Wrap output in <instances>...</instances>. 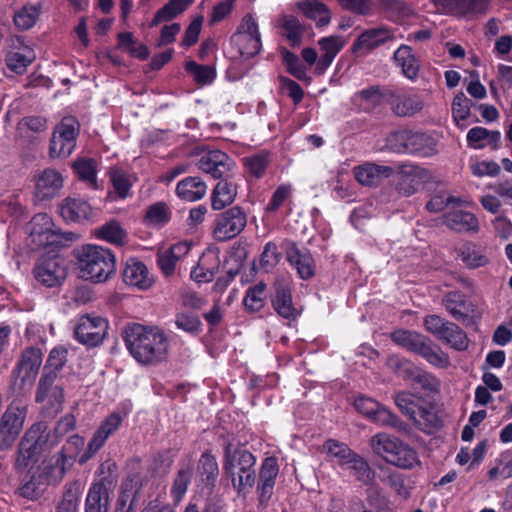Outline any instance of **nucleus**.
Segmentation results:
<instances>
[{
  "label": "nucleus",
  "mask_w": 512,
  "mask_h": 512,
  "mask_svg": "<svg viewBox=\"0 0 512 512\" xmlns=\"http://www.w3.org/2000/svg\"><path fill=\"white\" fill-rule=\"evenodd\" d=\"M78 277L94 284L107 282L116 272V259L111 250L87 244L73 249Z\"/></svg>",
  "instance_id": "nucleus-1"
},
{
  "label": "nucleus",
  "mask_w": 512,
  "mask_h": 512,
  "mask_svg": "<svg viewBox=\"0 0 512 512\" xmlns=\"http://www.w3.org/2000/svg\"><path fill=\"white\" fill-rule=\"evenodd\" d=\"M124 340L130 354L141 364H154L166 356L168 341L159 329H148L140 324L129 325L124 330Z\"/></svg>",
  "instance_id": "nucleus-2"
},
{
  "label": "nucleus",
  "mask_w": 512,
  "mask_h": 512,
  "mask_svg": "<svg viewBox=\"0 0 512 512\" xmlns=\"http://www.w3.org/2000/svg\"><path fill=\"white\" fill-rule=\"evenodd\" d=\"M44 425L34 423L21 438L16 452L14 468L18 472L32 468L39 460L40 455L62 440V431L57 427L53 432H49L44 439Z\"/></svg>",
  "instance_id": "nucleus-3"
},
{
  "label": "nucleus",
  "mask_w": 512,
  "mask_h": 512,
  "mask_svg": "<svg viewBox=\"0 0 512 512\" xmlns=\"http://www.w3.org/2000/svg\"><path fill=\"white\" fill-rule=\"evenodd\" d=\"M64 367V347L53 348L48 356L40 378L35 400L37 403L47 401L52 407L61 406L63 401L62 369Z\"/></svg>",
  "instance_id": "nucleus-4"
},
{
  "label": "nucleus",
  "mask_w": 512,
  "mask_h": 512,
  "mask_svg": "<svg viewBox=\"0 0 512 512\" xmlns=\"http://www.w3.org/2000/svg\"><path fill=\"white\" fill-rule=\"evenodd\" d=\"M255 463L256 458L249 451L226 446L223 470L231 478L238 493L245 494L253 488L256 479Z\"/></svg>",
  "instance_id": "nucleus-5"
},
{
  "label": "nucleus",
  "mask_w": 512,
  "mask_h": 512,
  "mask_svg": "<svg viewBox=\"0 0 512 512\" xmlns=\"http://www.w3.org/2000/svg\"><path fill=\"white\" fill-rule=\"evenodd\" d=\"M370 445L375 454L397 468L412 469L420 464L417 452L395 436L378 433L371 438Z\"/></svg>",
  "instance_id": "nucleus-6"
},
{
  "label": "nucleus",
  "mask_w": 512,
  "mask_h": 512,
  "mask_svg": "<svg viewBox=\"0 0 512 512\" xmlns=\"http://www.w3.org/2000/svg\"><path fill=\"white\" fill-rule=\"evenodd\" d=\"M391 339L395 344L420 355L436 368L446 369L451 365L447 353L416 331L398 329L391 333Z\"/></svg>",
  "instance_id": "nucleus-7"
},
{
  "label": "nucleus",
  "mask_w": 512,
  "mask_h": 512,
  "mask_svg": "<svg viewBox=\"0 0 512 512\" xmlns=\"http://www.w3.org/2000/svg\"><path fill=\"white\" fill-rule=\"evenodd\" d=\"M63 234L56 229L52 218L46 213L36 214L30 221L28 245L32 250H44L43 255L60 253Z\"/></svg>",
  "instance_id": "nucleus-8"
},
{
  "label": "nucleus",
  "mask_w": 512,
  "mask_h": 512,
  "mask_svg": "<svg viewBox=\"0 0 512 512\" xmlns=\"http://www.w3.org/2000/svg\"><path fill=\"white\" fill-rule=\"evenodd\" d=\"M230 43L244 59L253 58L260 53L262 38L255 14L247 13L242 17L230 38Z\"/></svg>",
  "instance_id": "nucleus-9"
},
{
  "label": "nucleus",
  "mask_w": 512,
  "mask_h": 512,
  "mask_svg": "<svg viewBox=\"0 0 512 512\" xmlns=\"http://www.w3.org/2000/svg\"><path fill=\"white\" fill-rule=\"evenodd\" d=\"M28 406L21 400H13L5 409L0 419V450L12 447L27 416Z\"/></svg>",
  "instance_id": "nucleus-10"
},
{
  "label": "nucleus",
  "mask_w": 512,
  "mask_h": 512,
  "mask_svg": "<svg viewBox=\"0 0 512 512\" xmlns=\"http://www.w3.org/2000/svg\"><path fill=\"white\" fill-rule=\"evenodd\" d=\"M390 142H395L392 149L397 153L429 157L437 152L434 138L423 132L399 131L391 136Z\"/></svg>",
  "instance_id": "nucleus-11"
},
{
  "label": "nucleus",
  "mask_w": 512,
  "mask_h": 512,
  "mask_svg": "<svg viewBox=\"0 0 512 512\" xmlns=\"http://www.w3.org/2000/svg\"><path fill=\"white\" fill-rule=\"evenodd\" d=\"M394 401L398 409L412 420L421 430L430 431L437 426V415L432 408L420 404L409 392H399Z\"/></svg>",
  "instance_id": "nucleus-12"
},
{
  "label": "nucleus",
  "mask_w": 512,
  "mask_h": 512,
  "mask_svg": "<svg viewBox=\"0 0 512 512\" xmlns=\"http://www.w3.org/2000/svg\"><path fill=\"white\" fill-rule=\"evenodd\" d=\"M108 328L107 319L95 314H84L75 323L74 337L83 345L95 347L103 342Z\"/></svg>",
  "instance_id": "nucleus-13"
},
{
  "label": "nucleus",
  "mask_w": 512,
  "mask_h": 512,
  "mask_svg": "<svg viewBox=\"0 0 512 512\" xmlns=\"http://www.w3.org/2000/svg\"><path fill=\"white\" fill-rule=\"evenodd\" d=\"M439 12L466 20H474L486 15L491 8V0H432Z\"/></svg>",
  "instance_id": "nucleus-14"
},
{
  "label": "nucleus",
  "mask_w": 512,
  "mask_h": 512,
  "mask_svg": "<svg viewBox=\"0 0 512 512\" xmlns=\"http://www.w3.org/2000/svg\"><path fill=\"white\" fill-rule=\"evenodd\" d=\"M247 225V215L239 206H233L220 213L213 230L217 241H227L239 235Z\"/></svg>",
  "instance_id": "nucleus-15"
},
{
  "label": "nucleus",
  "mask_w": 512,
  "mask_h": 512,
  "mask_svg": "<svg viewBox=\"0 0 512 512\" xmlns=\"http://www.w3.org/2000/svg\"><path fill=\"white\" fill-rule=\"evenodd\" d=\"M63 264L64 258L60 253L42 255L34 269L35 278L47 287L57 286L64 278Z\"/></svg>",
  "instance_id": "nucleus-16"
},
{
  "label": "nucleus",
  "mask_w": 512,
  "mask_h": 512,
  "mask_svg": "<svg viewBox=\"0 0 512 512\" xmlns=\"http://www.w3.org/2000/svg\"><path fill=\"white\" fill-rule=\"evenodd\" d=\"M122 417L119 413L113 412L105 418L87 444L86 450L79 458V464L86 463L105 444L107 439L120 427Z\"/></svg>",
  "instance_id": "nucleus-17"
},
{
  "label": "nucleus",
  "mask_w": 512,
  "mask_h": 512,
  "mask_svg": "<svg viewBox=\"0 0 512 512\" xmlns=\"http://www.w3.org/2000/svg\"><path fill=\"white\" fill-rule=\"evenodd\" d=\"M198 168L213 178H228L235 166L234 161L223 151L211 150L198 160Z\"/></svg>",
  "instance_id": "nucleus-18"
},
{
  "label": "nucleus",
  "mask_w": 512,
  "mask_h": 512,
  "mask_svg": "<svg viewBox=\"0 0 512 512\" xmlns=\"http://www.w3.org/2000/svg\"><path fill=\"white\" fill-rule=\"evenodd\" d=\"M395 39L394 31L387 27L367 29L354 41L352 51L360 55H366L372 50Z\"/></svg>",
  "instance_id": "nucleus-19"
},
{
  "label": "nucleus",
  "mask_w": 512,
  "mask_h": 512,
  "mask_svg": "<svg viewBox=\"0 0 512 512\" xmlns=\"http://www.w3.org/2000/svg\"><path fill=\"white\" fill-rule=\"evenodd\" d=\"M122 277L126 285L142 291L149 289L154 283L147 266L136 258L127 260Z\"/></svg>",
  "instance_id": "nucleus-20"
},
{
  "label": "nucleus",
  "mask_w": 512,
  "mask_h": 512,
  "mask_svg": "<svg viewBox=\"0 0 512 512\" xmlns=\"http://www.w3.org/2000/svg\"><path fill=\"white\" fill-rule=\"evenodd\" d=\"M286 258L301 279L307 280L315 274V261L312 254L305 248H299L295 243H289Z\"/></svg>",
  "instance_id": "nucleus-21"
},
{
  "label": "nucleus",
  "mask_w": 512,
  "mask_h": 512,
  "mask_svg": "<svg viewBox=\"0 0 512 512\" xmlns=\"http://www.w3.org/2000/svg\"><path fill=\"white\" fill-rule=\"evenodd\" d=\"M191 249L188 242H178L157 254V265L165 277L175 273L177 263L185 258Z\"/></svg>",
  "instance_id": "nucleus-22"
},
{
  "label": "nucleus",
  "mask_w": 512,
  "mask_h": 512,
  "mask_svg": "<svg viewBox=\"0 0 512 512\" xmlns=\"http://www.w3.org/2000/svg\"><path fill=\"white\" fill-rule=\"evenodd\" d=\"M400 179L398 181V190L405 196L415 193L418 187L428 178V172L422 167L404 164L400 166Z\"/></svg>",
  "instance_id": "nucleus-23"
},
{
  "label": "nucleus",
  "mask_w": 512,
  "mask_h": 512,
  "mask_svg": "<svg viewBox=\"0 0 512 512\" xmlns=\"http://www.w3.org/2000/svg\"><path fill=\"white\" fill-rule=\"evenodd\" d=\"M278 472L279 467L274 457H268L263 461L258 484L259 502L261 505H267L268 500L271 498Z\"/></svg>",
  "instance_id": "nucleus-24"
},
{
  "label": "nucleus",
  "mask_w": 512,
  "mask_h": 512,
  "mask_svg": "<svg viewBox=\"0 0 512 512\" xmlns=\"http://www.w3.org/2000/svg\"><path fill=\"white\" fill-rule=\"evenodd\" d=\"M219 257L212 251L204 252L191 269L190 277L198 284L211 282L219 268Z\"/></svg>",
  "instance_id": "nucleus-25"
},
{
  "label": "nucleus",
  "mask_w": 512,
  "mask_h": 512,
  "mask_svg": "<svg viewBox=\"0 0 512 512\" xmlns=\"http://www.w3.org/2000/svg\"><path fill=\"white\" fill-rule=\"evenodd\" d=\"M392 174L393 169L390 166L375 163H365L354 169L356 180L364 186H376Z\"/></svg>",
  "instance_id": "nucleus-26"
},
{
  "label": "nucleus",
  "mask_w": 512,
  "mask_h": 512,
  "mask_svg": "<svg viewBox=\"0 0 512 512\" xmlns=\"http://www.w3.org/2000/svg\"><path fill=\"white\" fill-rule=\"evenodd\" d=\"M109 481L102 478L100 481L94 482L88 492L85 512H108L109 510Z\"/></svg>",
  "instance_id": "nucleus-27"
},
{
  "label": "nucleus",
  "mask_w": 512,
  "mask_h": 512,
  "mask_svg": "<svg viewBox=\"0 0 512 512\" xmlns=\"http://www.w3.org/2000/svg\"><path fill=\"white\" fill-rule=\"evenodd\" d=\"M443 222L449 229L457 232H476L479 229L476 216L461 209H454L444 214Z\"/></svg>",
  "instance_id": "nucleus-28"
},
{
  "label": "nucleus",
  "mask_w": 512,
  "mask_h": 512,
  "mask_svg": "<svg viewBox=\"0 0 512 512\" xmlns=\"http://www.w3.org/2000/svg\"><path fill=\"white\" fill-rule=\"evenodd\" d=\"M43 354L40 349L29 347L22 352L18 371L23 382H32L42 364Z\"/></svg>",
  "instance_id": "nucleus-29"
},
{
  "label": "nucleus",
  "mask_w": 512,
  "mask_h": 512,
  "mask_svg": "<svg viewBox=\"0 0 512 512\" xmlns=\"http://www.w3.org/2000/svg\"><path fill=\"white\" fill-rule=\"evenodd\" d=\"M207 191V185L199 177H186L178 182L176 194L184 201L194 202L202 199Z\"/></svg>",
  "instance_id": "nucleus-30"
},
{
  "label": "nucleus",
  "mask_w": 512,
  "mask_h": 512,
  "mask_svg": "<svg viewBox=\"0 0 512 512\" xmlns=\"http://www.w3.org/2000/svg\"><path fill=\"white\" fill-rule=\"evenodd\" d=\"M297 7L310 20L316 23L317 27H323L331 21V11L324 3L318 0H302Z\"/></svg>",
  "instance_id": "nucleus-31"
},
{
  "label": "nucleus",
  "mask_w": 512,
  "mask_h": 512,
  "mask_svg": "<svg viewBox=\"0 0 512 512\" xmlns=\"http://www.w3.org/2000/svg\"><path fill=\"white\" fill-rule=\"evenodd\" d=\"M408 381L414 389H421L426 395L440 392L441 381L434 374L415 366Z\"/></svg>",
  "instance_id": "nucleus-32"
},
{
  "label": "nucleus",
  "mask_w": 512,
  "mask_h": 512,
  "mask_svg": "<svg viewBox=\"0 0 512 512\" xmlns=\"http://www.w3.org/2000/svg\"><path fill=\"white\" fill-rule=\"evenodd\" d=\"M63 179L59 172L45 170L36 183V193L40 199L53 197L62 187Z\"/></svg>",
  "instance_id": "nucleus-33"
},
{
  "label": "nucleus",
  "mask_w": 512,
  "mask_h": 512,
  "mask_svg": "<svg viewBox=\"0 0 512 512\" xmlns=\"http://www.w3.org/2000/svg\"><path fill=\"white\" fill-rule=\"evenodd\" d=\"M396 65L402 70L404 76L414 80L418 76L419 62L408 45H401L393 54Z\"/></svg>",
  "instance_id": "nucleus-34"
},
{
  "label": "nucleus",
  "mask_w": 512,
  "mask_h": 512,
  "mask_svg": "<svg viewBox=\"0 0 512 512\" xmlns=\"http://www.w3.org/2000/svg\"><path fill=\"white\" fill-rule=\"evenodd\" d=\"M71 168L78 180L88 184L93 189L98 188L97 164L94 159L87 157L77 158L71 164Z\"/></svg>",
  "instance_id": "nucleus-35"
},
{
  "label": "nucleus",
  "mask_w": 512,
  "mask_h": 512,
  "mask_svg": "<svg viewBox=\"0 0 512 512\" xmlns=\"http://www.w3.org/2000/svg\"><path fill=\"white\" fill-rule=\"evenodd\" d=\"M392 109L398 116H412L422 110L424 104L419 96L392 94Z\"/></svg>",
  "instance_id": "nucleus-36"
},
{
  "label": "nucleus",
  "mask_w": 512,
  "mask_h": 512,
  "mask_svg": "<svg viewBox=\"0 0 512 512\" xmlns=\"http://www.w3.org/2000/svg\"><path fill=\"white\" fill-rule=\"evenodd\" d=\"M35 59L33 50L26 45H21L8 52L6 56L7 67L17 73H23L26 67Z\"/></svg>",
  "instance_id": "nucleus-37"
},
{
  "label": "nucleus",
  "mask_w": 512,
  "mask_h": 512,
  "mask_svg": "<svg viewBox=\"0 0 512 512\" xmlns=\"http://www.w3.org/2000/svg\"><path fill=\"white\" fill-rule=\"evenodd\" d=\"M97 238L111 244L122 246L128 240V234L117 220H110L95 231Z\"/></svg>",
  "instance_id": "nucleus-38"
},
{
  "label": "nucleus",
  "mask_w": 512,
  "mask_h": 512,
  "mask_svg": "<svg viewBox=\"0 0 512 512\" xmlns=\"http://www.w3.org/2000/svg\"><path fill=\"white\" fill-rule=\"evenodd\" d=\"M272 304L280 316L286 319H294L297 317V311L292 304L291 290L287 285L277 286Z\"/></svg>",
  "instance_id": "nucleus-39"
},
{
  "label": "nucleus",
  "mask_w": 512,
  "mask_h": 512,
  "mask_svg": "<svg viewBox=\"0 0 512 512\" xmlns=\"http://www.w3.org/2000/svg\"><path fill=\"white\" fill-rule=\"evenodd\" d=\"M384 96L379 86H370L354 93L351 102L362 111H370L380 104Z\"/></svg>",
  "instance_id": "nucleus-40"
},
{
  "label": "nucleus",
  "mask_w": 512,
  "mask_h": 512,
  "mask_svg": "<svg viewBox=\"0 0 512 512\" xmlns=\"http://www.w3.org/2000/svg\"><path fill=\"white\" fill-rule=\"evenodd\" d=\"M236 195V184L226 179L219 181L212 193V208L214 210L223 209L235 200Z\"/></svg>",
  "instance_id": "nucleus-41"
},
{
  "label": "nucleus",
  "mask_w": 512,
  "mask_h": 512,
  "mask_svg": "<svg viewBox=\"0 0 512 512\" xmlns=\"http://www.w3.org/2000/svg\"><path fill=\"white\" fill-rule=\"evenodd\" d=\"M171 219V210L165 202H156L147 207L143 223L151 228H161Z\"/></svg>",
  "instance_id": "nucleus-42"
},
{
  "label": "nucleus",
  "mask_w": 512,
  "mask_h": 512,
  "mask_svg": "<svg viewBox=\"0 0 512 512\" xmlns=\"http://www.w3.org/2000/svg\"><path fill=\"white\" fill-rule=\"evenodd\" d=\"M279 22L283 36L292 46H299L305 32V28L300 21L293 15H283Z\"/></svg>",
  "instance_id": "nucleus-43"
},
{
  "label": "nucleus",
  "mask_w": 512,
  "mask_h": 512,
  "mask_svg": "<svg viewBox=\"0 0 512 512\" xmlns=\"http://www.w3.org/2000/svg\"><path fill=\"white\" fill-rule=\"evenodd\" d=\"M438 339L458 351H463L468 347V339L465 332L452 322H449L444 327Z\"/></svg>",
  "instance_id": "nucleus-44"
},
{
  "label": "nucleus",
  "mask_w": 512,
  "mask_h": 512,
  "mask_svg": "<svg viewBox=\"0 0 512 512\" xmlns=\"http://www.w3.org/2000/svg\"><path fill=\"white\" fill-rule=\"evenodd\" d=\"M381 11L387 19L400 23L413 14V10L400 0H381Z\"/></svg>",
  "instance_id": "nucleus-45"
},
{
  "label": "nucleus",
  "mask_w": 512,
  "mask_h": 512,
  "mask_svg": "<svg viewBox=\"0 0 512 512\" xmlns=\"http://www.w3.org/2000/svg\"><path fill=\"white\" fill-rule=\"evenodd\" d=\"M192 2L193 0H170L156 12L151 22V26H157L161 22L175 18L177 15L184 12Z\"/></svg>",
  "instance_id": "nucleus-46"
},
{
  "label": "nucleus",
  "mask_w": 512,
  "mask_h": 512,
  "mask_svg": "<svg viewBox=\"0 0 512 512\" xmlns=\"http://www.w3.org/2000/svg\"><path fill=\"white\" fill-rule=\"evenodd\" d=\"M344 467L350 470L356 479L365 485L372 484L374 481V471L367 461L357 453L351 457Z\"/></svg>",
  "instance_id": "nucleus-47"
},
{
  "label": "nucleus",
  "mask_w": 512,
  "mask_h": 512,
  "mask_svg": "<svg viewBox=\"0 0 512 512\" xmlns=\"http://www.w3.org/2000/svg\"><path fill=\"white\" fill-rule=\"evenodd\" d=\"M265 291L266 284L264 282H259L256 285L249 287L246 290L243 299L245 310L250 313L260 311L265 305Z\"/></svg>",
  "instance_id": "nucleus-48"
},
{
  "label": "nucleus",
  "mask_w": 512,
  "mask_h": 512,
  "mask_svg": "<svg viewBox=\"0 0 512 512\" xmlns=\"http://www.w3.org/2000/svg\"><path fill=\"white\" fill-rule=\"evenodd\" d=\"M192 474L193 467L190 463L178 470L171 487V496L174 502L179 503L183 499L191 482Z\"/></svg>",
  "instance_id": "nucleus-49"
},
{
  "label": "nucleus",
  "mask_w": 512,
  "mask_h": 512,
  "mask_svg": "<svg viewBox=\"0 0 512 512\" xmlns=\"http://www.w3.org/2000/svg\"><path fill=\"white\" fill-rule=\"evenodd\" d=\"M459 256L469 268H478L488 263L483 250L474 243H466L459 248Z\"/></svg>",
  "instance_id": "nucleus-50"
},
{
  "label": "nucleus",
  "mask_w": 512,
  "mask_h": 512,
  "mask_svg": "<svg viewBox=\"0 0 512 512\" xmlns=\"http://www.w3.org/2000/svg\"><path fill=\"white\" fill-rule=\"evenodd\" d=\"M108 176L119 198H127L130 195L132 186L129 174L120 167H111L108 171Z\"/></svg>",
  "instance_id": "nucleus-51"
},
{
  "label": "nucleus",
  "mask_w": 512,
  "mask_h": 512,
  "mask_svg": "<svg viewBox=\"0 0 512 512\" xmlns=\"http://www.w3.org/2000/svg\"><path fill=\"white\" fill-rule=\"evenodd\" d=\"M198 472L203 482L213 486L219 476L216 458L208 452L203 453L198 462Z\"/></svg>",
  "instance_id": "nucleus-52"
},
{
  "label": "nucleus",
  "mask_w": 512,
  "mask_h": 512,
  "mask_svg": "<svg viewBox=\"0 0 512 512\" xmlns=\"http://www.w3.org/2000/svg\"><path fill=\"white\" fill-rule=\"evenodd\" d=\"M443 306L456 320H463L468 315L466 301L459 292H449L443 299Z\"/></svg>",
  "instance_id": "nucleus-53"
},
{
  "label": "nucleus",
  "mask_w": 512,
  "mask_h": 512,
  "mask_svg": "<svg viewBox=\"0 0 512 512\" xmlns=\"http://www.w3.org/2000/svg\"><path fill=\"white\" fill-rule=\"evenodd\" d=\"M40 15V6L25 5L14 14V23L21 30L32 28Z\"/></svg>",
  "instance_id": "nucleus-54"
},
{
  "label": "nucleus",
  "mask_w": 512,
  "mask_h": 512,
  "mask_svg": "<svg viewBox=\"0 0 512 512\" xmlns=\"http://www.w3.org/2000/svg\"><path fill=\"white\" fill-rule=\"evenodd\" d=\"M244 166L251 176L256 179L263 177L269 164V154L262 152L255 155L245 157L243 159Z\"/></svg>",
  "instance_id": "nucleus-55"
},
{
  "label": "nucleus",
  "mask_w": 512,
  "mask_h": 512,
  "mask_svg": "<svg viewBox=\"0 0 512 512\" xmlns=\"http://www.w3.org/2000/svg\"><path fill=\"white\" fill-rule=\"evenodd\" d=\"M323 449L328 455L336 458L341 466H345L355 454L346 444L332 439L324 443Z\"/></svg>",
  "instance_id": "nucleus-56"
},
{
  "label": "nucleus",
  "mask_w": 512,
  "mask_h": 512,
  "mask_svg": "<svg viewBox=\"0 0 512 512\" xmlns=\"http://www.w3.org/2000/svg\"><path fill=\"white\" fill-rule=\"evenodd\" d=\"M175 325L178 329L192 335L199 334L202 327V323L196 314L185 312L178 313L175 316Z\"/></svg>",
  "instance_id": "nucleus-57"
},
{
  "label": "nucleus",
  "mask_w": 512,
  "mask_h": 512,
  "mask_svg": "<svg viewBox=\"0 0 512 512\" xmlns=\"http://www.w3.org/2000/svg\"><path fill=\"white\" fill-rule=\"evenodd\" d=\"M186 71L190 73L194 80L202 85L211 83L215 78V71L208 65H199L195 61L186 63Z\"/></svg>",
  "instance_id": "nucleus-58"
},
{
  "label": "nucleus",
  "mask_w": 512,
  "mask_h": 512,
  "mask_svg": "<svg viewBox=\"0 0 512 512\" xmlns=\"http://www.w3.org/2000/svg\"><path fill=\"white\" fill-rule=\"evenodd\" d=\"M66 210L69 213V220L72 222H81L91 215L90 205L82 200L66 199Z\"/></svg>",
  "instance_id": "nucleus-59"
},
{
  "label": "nucleus",
  "mask_w": 512,
  "mask_h": 512,
  "mask_svg": "<svg viewBox=\"0 0 512 512\" xmlns=\"http://www.w3.org/2000/svg\"><path fill=\"white\" fill-rule=\"evenodd\" d=\"M322 55L334 60L336 55L342 50L346 44V40L342 36L333 35L321 38L318 41Z\"/></svg>",
  "instance_id": "nucleus-60"
},
{
  "label": "nucleus",
  "mask_w": 512,
  "mask_h": 512,
  "mask_svg": "<svg viewBox=\"0 0 512 512\" xmlns=\"http://www.w3.org/2000/svg\"><path fill=\"white\" fill-rule=\"evenodd\" d=\"M472 101L462 92L458 93L452 103V114L456 121L466 120L470 115Z\"/></svg>",
  "instance_id": "nucleus-61"
},
{
  "label": "nucleus",
  "mask_w": 512,
  "mask_h": 512,
  "mask_svg": "<svg viewBox=\"0 0 512 512\" xmlns=\"http://www.w3.org/2000/svg\"><path fill=\"white\" fill-rule=\"evenodd\" d=\"M64 151V119L54 128L49 145V156L51 158L61 157Z\"/></svg>",
  "instance_id": "nucleus-62"
},
{
  "label": "nucleus",
  "mask_w": 512,
  "mask_h": 512,
  "mask_svg": "<svg viewBox=\"0 0 512 512\" xmlns=\"http://www.w3.org/2000/svg\"><path fill=\"white\" fill-rule=\"evenodd\" d=\"M387 365L393 372L407 381L415 368V365L412 362L398 356L389 357Z\"/></svg>",
  "instance_id": "nucleus-63"
},
{
  "label": "nucleus",
  "mask_w": 512,
  "mask_h": 512,
  "mask_svg": "<svg viewBox=\"0 0 512 512\" xmlns=\"http://www.w3.org/2000/svg\"><path fill=\"white\" fill-rule=\"evenodd\" d=\"M234 4L235 0H222L215 4L210 14L209 25L213 26L227 18L231 14Z\"/></svg>",
  "instance_id": "nucleus-64"
}]
</instances>
